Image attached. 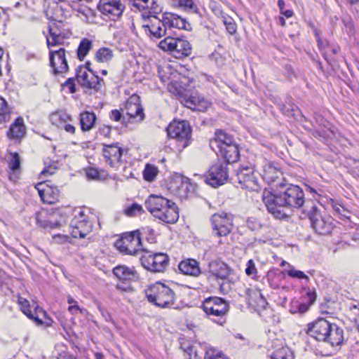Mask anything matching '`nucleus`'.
<instances>
[{
  "mask_svg": "<svg viewBox=\"0 0 359 359\" xmlns=\"http://www.w3.org/2000/svg\"><path fill=\"white\" fill-rule=\"evenodd\" d=\"M145 207L155 218L165 223L174 224L179 219L175 203L161 196L151 195L145 201Z\"/></svg>",
  "mask_w": 359,
  "mask_h": 359,
  "instance_id": "nucleus-1",
  "label": "nucleus"
},
{
  "mask_svg": "<svg viewBox=\"0 0 359 359\" xmlns=\"http://www.w3.org/2000/svg\"><path fill=\"white\" fill-rule=\"evenodd\" d=\"M188 82L191 83V81L183 78L180 82L175 81L172 83V86L175 89V93L185 107L195 111H205L210 107L209 102L193 92V86L188 84Z\"/></svg>",
  "mask_w": 359,
  "mask_h": 359,
  "instance_id": "nucleus-2",
  "label": "nucleus"
},
{
  "mask_svg": "<svg viewBox=\"0 0 359 359\" xmlns=\"http://www.w3.org/2000/svg\"><path fill=\"white\" fill-rule=\"evenodd\" d=\"M213 148L217 147L226 163H234L239 158L240 154L237 144L233 137L222 130L215 133V138L210 142Z\"/></svg>",
  "mask_w": 359,
  "mask_h": 359,
  "instance_id": "nucleus-3",
  "label": "nucleus"
},
{
  "mask_svg": "<svg viewBox=\"0 0 359 359\" xmlns=\"http://www.w3.org/2000/svg\"><path fill=\"white\" fill-rule=\"evenodd\" d=\"M148 301L161 308H172L175 303V293L167 285L156 283L145 290Z\"/></svg>",
  "mask_w": 359,
  "mask_h": 359,
  "instance_id": "nucleus-4",
  "label": "nucleus"
},
{
  "mask_svg": "<svg viewBox=\"0 0 359 359\" xmlns=\"http://www.w3.org/2000/svg\"><path fill=\"white\" fill-rule=\"evenodd\" d=\"M168 135L177 141L179 150L186 148L191 142V130L186 121H174L167 128Z\"/></svg>",
  "mask_w": 359,
  "mask_h": 359,
  "instance_id": "nucleus-5",
  "label": "nucleus"
},
{
  "mask_svg": "<svg viewBox=\"0 0 359 359\" xmlns=\"http://www.w3.org/2000/svg\"><path fill=\"white\" fill-rule=\"evenodd\" d=\"M262 200L268 212L275 218L283 219L288 217V209L281 192L273 194L270 191H264L262 195Z\"/></svg>",
  "mask_w": 359,
  "mask_h": 359,
  "instance_id": "nucleus-6",
  "label": "nucleus"
},
{
  "mask_svg": "<svg viewBox=\"0 0 359 359\" xmlns=\"http://www.w3.org/2000/svg\"><path fill=\"white\" fill-rule=\"evenodd\" d=\"M143 22L141 29L148 36L156 39L164 36H170L168 27L165 22V16L163 20L158 19L156 15H145L141 14Z\"/></svg>",
  "mask_w": 359,
  "mask_h": 359,
  "instance_id": "nucleus-7",
  "label": "nucleus"
},
{
  "mask_svg": "<svg viewBox=\"0 0 359 359\" xmlns=\"http://www.w3.org/2000/svg\"><path fill=\"white\" fill-rule=\"evenodd\" d=\"M158 47L164 51L172 53L176 57L188 56L191 53V46L188 41L172 35L161 41Z\"/></svg>",
  "mask_w": 359,
  "mask_h": 359,
  "instance_id": "nucleus-8",
  "label": "nucleus"
},
{
  "mask_svg": "<svg viewBox=\"0 0 359 359\" xmlns=\"http://www.w3.org/2000/svg\"><path fill=\"white\" fill-rule=\"evenodd\" d=\"M306 209L304 212L308 215L311 221V226L319 234H327L331 230V224L329 218L326 219L320 212L318 207L313 201L306 204Z\"/></svg>",
  "mask_w": 359,
  "mask_h": 359,
  "instance_id": "nucleus-9",
  "label": "nucleus"
},
{
  "mask_svg": "<svg viewBox=\"0 0 359 359\" xmlns=\"http://www.w3.org/2000/svg\"><path fill=\"white\" fill-rule=\"evenodd\" d=\"M115 246L121 252L128 255H137L141 246L140 233L138 230L124 233L117 240Z\"/></svg>",
  "mask_w": 359,
  "mask_h": 359,
  "instance_id": "nucleus-10",
  "label": "nucleus"
},
{
  "mask_svg": "<svg viewBox=\"0 0 359 359\" xmlns=\"http://www.w3.org/2000/svg\"><path fill=\"white\" fill-rule=\"evenodd\" d=\"M285 205L290 208H299L303 207L304 211L306 209V204L309 201H305L304 194L302 189L293 184H290L285 191L281 192Z\"/></svg>",
  "mask_w": 359,
  "mask_h": 359,
  "instance_id": "nucleus-11",
  "label": "nucleus"
},
{
  "mask_svg": "<svg viewBox=\"0 0 359 359\" xmlns=\"http://www.w3.org/2000/svg\"><path fill=\"white\" fill-rule=\"evenodd\" d=\"M212 231L217 236H226L233 229V216L226 212L214 214L210 219Z\"/></svg>",
  "mask_w": 359,
  "mask_h": 359,
  "instance_id": "nucleus-12",
  "label": "nucleus"
},
{
  "mask_svg": "<svg viewBox=\"0 0 359 359\" xmlns=\"http://www.w3.org/2000/svg\"><path fill=\"white\" fill-rule=\"evenodd\" d=\"M92 229V223L82 211L74 216L69 224L70 233L74 238H85Z\"/></svg>",
  "mask_w": 359,
  "mask_h": 359,
  "instance_id": "nucleus-13",
  "label": "nucleus"
},
{
  "mask_svg": "<svg viewBox=\"0 0 359 359\" xmlns=\"http://www.w3.org/2000/svg\"><path fill=\"white\" fill-rule=\"evenodd\" d=\"M229 173L226 164L222 162H217L208 170L205 175V182L213 187H217L227 180Z\"/></svg>",
  "mask_w": 359,
  "mask_h": 359,
  "instance_id": "nucleus-14",
  "label": "nucleus"
},
{
  "mask_svg": "<svg viewBox=\"0 0 359 359\" xmlns=\"http://www.w3.org/2000/svg\"><path fill=\"white\" fill-rule=\"evenodd\" d=\"M140 259L142 266L153 272H163L169 264V257L165 253L142 255Z\"/></svg>",
  "mask_w": 359,
  "mask_h": 359,
  "instance_id": "nucleus-15",
  "label": "nucleus"
},
{
  "mask_svg": "<svg viewBox=\"0 0 359 359\" xmlns=\"http://www.w3.org/2000/svg\"><path fill=\"white\" fill-rule=\"evenodd\" d=\"M201 308L208 316H223L228 312L229 306L223 299L211 297L203 302Z\"/></svg>",
  "mask_w": 359,
  "mask_h": 359,
  "instance_id": "nucleus-16",
  "label": "nucleus"
},
{
  "mask_svg": "<svg viewBox=\"0 0 359 359\" xmlns=\"http://www.w3.org/2000/svg\"><path fill=\"white\" fill-rule=\"evenodd\" d=\"M236 177L243 189L257 191L259 188L257 180L254 175V168L251 165H242L236 171Z\"/></svg>",
  "mask_w": 359,
  "mask_h": 359,
  "instance_id": "nucleus-17",
  "label": "nucleus"
},
{
  "mask_svg": "<svg viewBox=\"0 0 359 359\" xmlns=\"http://www.w3.org/2000/svg\"><path fill=\"white\" fill-rule=\"evenodd\" d=\"M102 153L105 162L110 167L118 170L122 165L123 150L118 144H104Z\"/></svg>",
  "mask_w": 359,
  "mask_h": 359,
  "instance_id": "nucleus-18",
  "label": "nucleus"
},
{
  "mask_svg": "<svg viewBox=\"0 0 359 359\" xmlns=\"http://www.w3.org/2000/svg\"><path fill=\"white\" fill-rule=\"evenodd\" d=\"M122 110L126 111L128 122L133 119H136V121H142L144 118L143 108L140 104V97L136 94H133L128 99L124 109Z\"/></svg>",
  "mask_w": 359,
  "mask_h": 359,
  "instance_id": "nucleus-19",
  "label": "nucleus"
},
{
  "mask_svg": "<svg viewBox=\"0 0 359 359\" xmlns=\"http://www.w3.org/2000/svg\"><path fill=\"white\" fill-rule=\"evenodd\" d=\"M98 8L102 14L115 20L122 15L125 6L121 0H100Z\"/></svg>",
  "mask_w": 359,
  "mask_h": 359,
  "instance_id": "nucleus-20",
  "label": "nucleus"
},
{
  "mask_svg": "<svg viewBox=\"0 0 359 359\" xmlns=\"http://www.w3.org/2000/svg\"><path fill=\"white\" fill-rule=\"evenodd\" d=\"M50 66L55 74L65 73L69 67L65 57V50L60 48L58 50H51L49 53Z\"/></svg>",
  "mask_w": 359,
  "mask_h": 359,
  "instance_id": "nucleus-21",
  "label": "nucleus"
},
{
  "mask_svg": "<svg viewBox=\"0 0 359 359\" xmlns=\"http://www.w3.org/2000/svg\"><path fill=\"white\" fill-rule=\"evenodd\" d=\"M332 324L324 318H319L309 325L308 334L316 340L323 341L327 337Z\"/></svg>",
  "mask_w": 359,
  "mask_h": 359,
  "instance_id": "nucleus-22",
  "label": "nucleus"
},
{
  "mask_svg": "<svg viewBox=\"0 0 359 359\" xmlns=\"http://www.w3.org/2000/svg\"><path fill=\"white\" fill-rule=\"evenodd\" d=\"M35 188L43 203L53 204L58 201L59 190L55 187H52L48 182L38 183Z\"/></svg>",
  "mask_w": 359,
  "mask_h": 359,
  "instance_id": "nucleus-23",
  "label": "nucleus"
},
{
  "mask_svg": "<svg viewBox=\"0 0 359 359\" xmlns=\"http://www.w3.org/2000/svg\"><path fill=\"white\" fill-rule=\"evenodd\" d=\"M169 30V33H170V35L175 34V29L176 30H190L191 29V24L188 22L186 19L182 18V17L175 15V14H168L165 15V22Z\"/></svg>",
  "mask_w": 359,
  "mask_h": 359,
  "instance_id": "nucleus-24",
  "label": "nucleus"
},
{
  "mask_svg": "<svg viewBox=\"0 0 359 359\" xmlns=\"http://www.w3.org/2000/svg\"><path fill=\"white\" fill-rule=\"evenodd\" d=\"M76 80L82 87L90 89H95L100 83V78L93 73L88 74L85 67L76 69Z\"/></svg>",
  "mask_w": 359,
  "mask_h": 359,
  "instance_id": "nucleus-25",
  "label": "nucleus"
},
{
  "mask_svg": "<svg viewBox=\"0 0 359 359\" xmlns=\"http://www.w3.org/2000/svg\"><path fill=\"white\" fill-rule=\"evenodd\" d=\"M132 7L139 11H147L142 14L145 15H155L161 11L160 6L154 0H129Z\"/></svg>",
  "mask_w": 359,
  "mask_h": 359,
  "instance_id": "nucleus-26",
  "label": "nucleus"
},
{
  "mask_svg": "<svg viewBox=\"0 0 359 359\" xmlns=\"http://www.w3.org/2000/svg\"><path fill=\"white\" fill-rule=\"evenodd\" d=\"M208 273L216 279L225 280L230 275V268L224 262L214 260L208 264Z\"/></svg>",
  "mask_w": 359,
  "mask_h": 359,
  "instance_id": "nucleus-27",
  "label": "nucleus"
},
{
  "mask_svg": "<svg viewBox=\"0 0 359 359\" xmlns=\"http://www.w3.org/2000/svg\"><path fill=\"white\" fill-rule=\"evenodd\" d=\"M329 330L327 337L323 341L334 347L341 346L344 341V330L335 323H332Z\"/></svg>",
  "mask_w": 359,
  "mask_h": 359,
  "instance_id": "nucleus-28",
  "label": "nucleus"
},
{
  "mask_svg": "<svg viewBox=\"0 0 359 359\" xmlns=\"http://www.w3.org/2000/svg\"><path fill=\"white\" fill-rule=\"evenodd\" d=\"M180 271L185 275L198 277L201 273L199 263L194 259L182 261L178 266Z\"/></svg>",
  "mask_w": 359,
  "mask_h": 359,
  "instance_id": "nucleus-29",
  "label": "nucleus"
},
{
  "mask_svg": "<svg viewBox=\"0 0 359 359\" xmlns=\"http://www.w3.org/2000/svg\"><path fill=\"white\" fill-rule=\"evenodd\" d=\"M18 304L20 307V310L23 312L25 315H26L29 318L34 320L39 325L42 324V320L39 319L37 316H35L34 313L36 312V310L39 309L38 306L36 305L35 302H32L31 305L28 300L23 297L18 298Z\"/></svg>",
  "mask_w": 359,
  "mask_h": 359,
  "instance_id": "nucleus-30",
  "label": "nucleus"
},
{
  "mask_svg": "<svg viewBox=\"0 0 359 359\" xmlns=\"http://www.w3.org/2000/svg\"><path fill=\"white\" fill-rule=\"evenodd\" d=\"M26 133V126H25L23 118L18 117L11 126L7 135L9 139L19 140L22 138Z\"/></svg>",
  "mask_w": 359,
  "mask_h": 359,
  "instance_id": "nucleus-31",
  "label": "nucleus"
},
{
  "mask_svg": "<svg viewBox=\"0 0 359 359\" xmlns=\"http://www.w3.org/2000/svg\"><path fill=\"white\" fill-rule=\"evenodd\" d=\"M114 274L121 281H131L136 278L134 270L126 266H118L114 269Z\"/></svg>",
  "mask_w": 359,
  "mask_h": 359,
  "instance_id": "nucleus-32",
  "label": "nucleus"
},
{
  "mask_svg": "<svg viewBox=\"0 0 359 359\" xmlns=\"http://www.w3.org/2000/svg\"><path fill=\"white\" fill-rule=\"evenodd\" d=\"M80 125L83 131H89L94 128L96 116L93 112L84 111L80 114Z\"/></svg>",
  "mask_w": 359,
  "mask_h": 359,
  "instance_id": "nucleus-33",
  "label": "nucleus"
},
{
  "mask_svg": "<svg viewBox=\"0 0 359 359\" xmlns=\"http://www.w3.org/2000/svg\"><path fill=\"white\" fill-rule=\"evenodd\" d=\"M50 121L53 125L60 128L65 122L72 121V118L67 112L64 111H57L50 114Z\"/></svg>",
  "mask_w": 359,
  "mask_h": 359,
  "instance_id": "nucleus-34",
  "label": "nucleus"
},
{
  "mask_svg": "<svg viewBox=\"0 0 359 359\" xmlns=\"http://www.w3.org/2000/svg\"><path fill=\"white\" fill-rule=\"evenodd\" d=\"M170 189H172L179 197H187L188 184L184 182L182 178L180 177L177 179L175 182L171 184Z\"/></svg>",
  "mask_w": 359,
  "mask_h": 359,
  "instance_id": "nucleus-35",
  "label": "nucleus"
},
{
  "mask_svg": "<svg viewBox=\"0 0 359 359\" xmlns=\"http://www.w3.org/2000/svg\"><path fill=\"white\" fill-rule=\"evenodd\" d=\"M36 224L39 227L43 229H55L60 224L58 222H54L46 219V214L45 212H37L35 215Z\"/></svg>",
  "mask_w": 359,
  "mask_h": 359,
  "instance_id": "nucleus-36",
  "label": "nucleus"
},
{
  "mask_svg": "<svg viewBox=\"0 0 359 359\" xmlns=\"http://www.w3.org/2000/svg\"><path fill=\"white\" fill-rule=\"evenodd\" d=\"M114 57L113 51L108 48H101L95 53V60L99 62H108Z\"/></svg>",
  "mask_w": 359,
  "mask_h": 359,
  "instance_id": "nucleus-37",
  "label": "nucleus"
},
{
  "mask_svg": "<svg viewBox=\"0 0 359 359\" xmlns=\"http://www.w3.org/2000/svg\"><path fill=\"white\" fill-rule=\"evenodd\" d=\"M91 48L92 41L88 39H83L77 49L78 58L83 60Z\"/></svg>",
  "mask_w": 359,
  "mask_h": 359,
  "instance_id": "nucleus-38",
  "label": "nucleus"
},
{
  "mask_svg": "<svg viewBox=\"0 0 359 359\" xmlns=\"http://www.w3.org/2000/svg\"><path fill=\"white\" fill-rule=\"evenodd\" d=\"M11 111L5 99L0 97V124L10 120Z\"/></svg>",
  "mask_w": 359,
  "mask_h": 359,
  "instance_id": "nucleus-39",
  "label": "nucleus"
},
{
  "mask_svg": "<svg viewBox=\"0 0 359 359\" xmlns=\"http://www.w3.org/2000/svg\"><path fill=\"white\" fill-rule=\"evenodd\" d=\"M158 173V169L156 166L151 164H147L143 171L144 179L147 182L155 180Z\"/></svg>",
  "mask_w": 359,
  "mask_h": 359,
  "instance_id": "nucleus-40",
  "label": "nucleus"
},
{
  "mask_svg": "<svg viewBox=\"0 0 359 359\" xmlns=\"http://www.w3.org/2000/svg\"><path fill=\"white\" fill-rule=\"evenodd\" d=\"M322 126L320 129L316 131V133L318 134L320 137H323V138H332L334 135V130L330 127V123L328 121L321 119Z\"/></svg>",
  "mask_w": 359,
  "mask_h": 359,
  "instance_id": "nucleus-41",
  "label": "nucleus"
},
{
  "mask_svg": "<svg viewBox=\"0 0 359 359\" xmlns=\"http://www.w3.org/2000/svg\"><path fill=\"white\" fill-rule=\"evenodd\" d=\"M50 36L47 37V45L48 48L52 46H55L57 45H61L64 42V37L60 34H57L52 31L51 29H49Z\"/></svg>",
  "mask_w": 359,
  "mask_h": 359,
  "instance_id": "nucleus-42",
  "label": "nucleus"
},
{
  "mask_svg": "<svg viewBox=\"0 0 359 359\" xmlns=\"http://www.w3.org/2000/svg\"><path fill=\"white\" fill-rule=\"evenodd\" d=\"M9 169L15 172L20 167V158L18 153H10V157L8 161Z\"/></svg>",
  "mask_w": 359,
  "mask_h": 359,
  "instance_id": "nucleus-43",
  "label": "nucleus"
},
{
  "mask_svg": "<svg viewBox=\"0 0 359 359\" xmlns=\"http://www.w3.org/2000/svg\"><path fill=\"white\" fill-rule=\"evenodd\" d=\"M287 274L293 278L297 279H305L307 282L309 280V278L302 271L295 269L290 264H288V269L286 270Z\"/></svg>",
  "mask_w": 359,
  "mask_h": 359,
  "instance_id": "nucleus-44",
  "label": "nucleus"
},
{
  "mask_svg": "<svg viewBox=\"0 0 359 359\" xmlns=\"http://www.w3.org/2000/svg\"><path fill=\"white\" fill-rule=\"evenodd\" d=\"M175 6L180 7L184 10L193 11L195 8L194 3L192 0H170Z\"/></svg>",
  "mask_w": 359,
  "mask_h": 359,
  "instance_id": "nucleus-45",
  "label": "nucleus"
},
{
  "mask_svg": "<svg viewBox=\"0 0 359 359\" xmlns=\"http://www.w3.org/2000/svg\"><path fill=\"white\" fill-rule=\"evenodd\" d=\"M271 359H292V355L289 349L283 347L274 352Z\"/></svg>",
  "mask_w": 359,
  "mask_h": 359,
  "instance_id": "nucleus-46",
  "label": "nucleus"
},
{
  "mask_svg": "<svg viewBox=\"0 0 359 359\" xmlns=\"http://www.w3.org/2000/svg\"><path fill=\"white\" fill-rule=\"evenodd\" d=\"M204 359H229L220 351L215 348H209L206 351Z\"/></svg>",
  "mask_w": 359,
  "mask_h": 359,
  "instance_id": "nucleus-47",
  "label": "nucleus"
},
{
  "mask_svg": "<svg viewBox=\"0 0 359 359\" xmlns=\"http://www.w3.org/2000/svg\"><path fill=\"white\" fill-rule=\"evenodd\" d=\"M110 118L115 121L120 122L124 126H127V123H128L126 117L123 116L121 111L118 109H114L111 111Z\"/></svg>",
  "mask_w": 359,
  "mask_h": 359,
  "instance_id": "nucleus-48",
  "label": "nucleus"
},
{
  "mask_svg": "<svg viewBox=\"0 0 359 359\" xmlns=\"http://www.w3.org/2000/svg\"><path fill=\"white\" fill-rule=\"evenodd\" d=\"M245 273L251 277L252 278H255L257 274V270L255 266V262L252 259H250L246 264Z\"/></svg>",
  "mask_w": 359,
  "mask_h": 359,
  "instance_id": "nucleus-49",
  "label": "nucleus"
},
{
  "mask_svg": "<svg viewBox=\"0 0 359 359\" xmlns=\"http://www.w3.org/2000/svg\"><path fill=\"white\" fill-rule=\"evenodd\" d=\"M67 302L68 304H70V306L68 308V310L72 314H76L77 312H82V309L78 306L77 302L74 300L72 297H68Z\"/></svg>",
  "mask_w": 359,
  "mask_h": 359,
  "instance_id": "nucleus-50",
  "label": "nucleus"
},
{
  "mask_svg": "<svg viewBox=\"0 0 359 359\" xmlns=\"http://www.w3.org/2000/svg\"><path fill=\"white\" fill-rule=\"evenodd\" d=\"M143 212L142 207L137 203H133L130 207L126 210V215L129 216H133L135 215L136 212Z\"/></svg>",
  "mask_w": 359,
  "mask_h": 359,
  "instance_id": "nucleus-51",
  "label": "nucleus"
},
{
  "mask_svg": "<svg viewBox=\"0 0 359 359\" xmlns=\"http://www.w3.org/2000/svg\"><path fill=\"white\" fill-rule=\"evenodd\" d=\"M247 225L248 227L252 231H256L261 228L260 223L254 217L249 218L247 220Z\"/></svg>",
  "mask_w": 359,
  "mask_h": 359,
  "instance_id": "nucleus-52",
  "label": "nucleus"
},
{
  "mask_svg": "<svg viewBox=\"0 0 359 359\" xmlns=\"http://www.w3.org/2000/svg\"><path fill=\"white\" fill-rule=\"evenodd\" d=\"M224 23L225 24L226 27V29L231 34H233L236 32V26L234 22H233L231 19H229V20H226L224 21Z\"/></svg>",
  "mask_w": 359,
  "mask_h": 359,
  "instance_id": "nucleus-53",
  "label": "nucleus"
},
{
  "mask_svg": "<svg viewBox=\"0 0 359 359\" xmlns=\"http://www.w3.org/2000/svg\"><path fill=\"white\" fill-rule=\"evenodd\" d=\"M86 176L89 180H97L99 179V172L96 169L90 168L86 170Z\"/></svg>",
  "mask_w": 359,
  "mask_h": 359,
  "instance_id": "nucleus-54",
  "label": "nucleus"
},
{
  "mask_svg": "<svg viewBox=\"0 0 359 359\" xmlns=\"http://www.w3.org/2000/svg\"><path fill=\"white\" fill-rule=\"evenodd\" d=\"M60 128L64 129L67 133L70 134H74L76 131L75 127L68 122H65V123L63 124L62 126H61Z\"/></svg>",
  "mask_w": 359,
  "mask_h": 359,
  "instance_id": "nucleus-55",
  "label": "nucleus"
},
{
  "mask_svg": "<svg viewBox=\"0 0 359 359\" xmlns=\"http://www.w3.org/2000/svg\"><path fill=\"white\" fill-rule=\"evenodd\" d=\"M64 86L67 87L70 93H74L76 92L75 84L73 79H69L65 83Z\"/></svg>",
  "mask_w": 359,
  "mask_h": 359,
  "instance_id": "nucleus-56",
  "label": "nucleus"
},
{
  "mask_svg": "<svg viewBox=\"0 0 359 359\" xmlns=\"http://www.w3.org/2000/svg\"><path fill=\"white\" fill-rule=\"evenodd\" d=\"M297 305V308H298V310H297V312L299 313H305L308 311L309 309V306L306 304H299L297 302H295Z\"/></svg>",
  "mask_w": 359,
  "mask_h": 359,
  "instance_id": "nucleus-57",
  "label": "nucleus"
},
{
  "mask_svg": "<svg viewBox=\"0 0 359 359\" xmlns=\"http://www.w3.org/2000/svg\"><path fill=\"white\" fill-rule=\"evenodd\" d=\"M280 13L286 18H291L293 15V11L292 10H283Z\"/></svg>",
  "mask_w": 359,
  "mask_h": 359,
  "instance_id": "nucleus-58",
  "label": "nucleus"
},
{
  "mask_svg": "<svg viewBox=\"0 0 359 359\" xmlns=\"http://www.w3.org/2000/svg\"><path fill=\"white\" fill-rule=\"evenodd\" d=\"M47 174L53 175V171H50V169L45 168L41 172V175L46 176Z\"/></svg>",
  "mask_w": 359,
  "mask_h": 359,
  "instance_id": "nucleus-59",
  "label": "nucleus"
},
{
  "mask_svg": "<svg viewBox=\"0 0 359 359\" xmlns=\"http://www.w3.org/2000/svg\"><path fill=\"white\" fill-rule=\"evenodd\" d=\"M278 6L279 7V9L280 10V12L284 10L285 8V1L283 0H278Z\"/></svg>",
  "mask_w": 359,
  "mask_h": 359,
  "instance_id": "nucleus-60",
  "label": "nucleus"
},
{
  "mask_svg": "<svg viewBox=\"0 0 359 359\" xmlns=\"http://www.w3.org/2000/svg\"><path fill=\"white\" fill-rule=\"evenodd\" d=\"M309 297L310 303L313 304L316 300V295L314 293L308 292Z\"/></svg>",
  "mask_w": 359,
  "mask_h": 359,
  "instance_id": "nucleus-61",
  "label": "nucleus"
},
{
  "mask_svg": "<svg viewBox=\"0 0 359 359\" xmlns=\"http://www.w3.org/2000/svg\"><path fill=\"white\" fill-rule=\"evenodd\" d=\"M278 23L283 27L285 25V20L283 16L278 17Z\"/></svg>",
  "mask_w": 359,
  "mask_h": 359,
  "instance_id": "nucleus-62",
  "label": "nucleus"
},
{
  "mask_svg": "<svg viewBox=\"0 0 359 359\" xmlns=\"http://www.w3.org/2000/svg\"><path fill=\"white\" fill-rule=\"evenodd\" d=\"M95 357H96V359H102L103 358L102 354L100 353H96Z\"/></svg>",
  "mask_w": 359,
  "mask_h": 359,
  "instance_id": "nucleus-63",
  "label": "nucleus"
},
{
  "mask_svg": "<svg viewBox=\"0 0 359 359\" xmlns=\"http://www.w3.org/2000/svg\"><path fill=\"white\" fill-rule=\"evenodd\" d=\"M297 310H298L297 307L296 309L294 307H292L290 311V313H297Z\"/></svg>",
  "mask_w": 359,
  "mask_h": 359,
  "instance_id": "nucleus-64",
  "label": "nucleus"
}]
</instances>
